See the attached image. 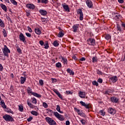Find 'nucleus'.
<instances>
[{"label":"nucleus","instance_id":"obj_1","mask_svg":"<svg viewBox=\"0 0 125 125\" xmlns=\"http://www.w3.org/2000/svg\"><path fill=\"white\" fill-rule=\"evenodd\" d=\"M45 120L46 123H47L48 124V125H57L56 122H55V121L53 120V119H52V118H51L46 117L45 118Z\"/></svg>","mask_w":125,"mask_h":125},{"label":"nucleus","instance_id":"obj_35","mask_svg":"<svg viewBox=\"0 0 125 125\" xmlns=\"http://www.w3.org/2000/svg\"><path fill=\"white\" fill-rule=\"evenodd\" d=\"M63 36H64V33H63L62 31H60L58 35V37H59V38H62Z\"/></svg>","mask_w":125,"mask_h":125},{"label":"nucleus","instance_id":"obj_59","mask_svg":"<svg viewBox=\"0 0 125 125\" xmlns=\"http://www.w3.org/2000/svg\"><path fill=\"white\" fill-rule=\"evenodd\" d=\"M25 35L26 36H27L28 38H31V34L29 33H25Z\"/></svg>","mask_w":125,"mask_h":125},{"label":"nucleus","instance_id":"obj_29","mask_svg":"<svg viewBox=\"0 0 125 125\" xmlns=\"http://www.w3.org/2000/svg\"><path fill=\"white\" fill-rule=\"evenodd\" d=\"M44 48L45 49H48V47H49V46L48 45V42L46 41L44 44Z\"/></svg>","mask_w":125,"mask_h":125},{"label":"nucleus","instance_id":"obj_17","mask_svg":"<svg viewBox=\"0 0 125 125\" xmlns=\"http://www.w3.org/2000/svg\"><path fill=\"white\" fill-rule=\"evenodd\" d=\"M40 13L41 14V15H42L43 16H45L47 14V12L46 11L41 9L39 11Z\"/></svg>","mask_w":125,"mask_h":125},{"label":"nucleus","instance_id":"obj_64","mask_svg":"<svg viewBox=\"0 0 125 125\" xmlns=\"http://www.w3.org/2000/svg\"><path fill=\"white\" fill-rule=\"evenodd\" d=\"M73 59H74V60H77L78 59L77 58V57L76 56V55H74L72 57Z\"/></svg>","mask_w":125,"mask_h":125},{"label":"nucleus","instance_id":"obj_10","mask_svg":"<svg viewBox=\"0 0 125 125\" xmlns=\"http://www.w3.org/2000/svg\"><path fill=\"white\" fill-rule=\"evenodd\" d=\"M19 39L22 42H26V40L25 39V36L22 34L20 33L19 35Z\"/></svg>","mask_w":125,"mask_h":125},{"label":"nucleus","instance_id":"obj_13","mask_svg":"<svg viewBox=\"0 0 125 125\" xmlns=\"http://www.w3.org/2000/svg\"><path fill=\"white\" fill-rule=\"evenodd\" d=\"M121 17H122V16L121 15V14H120L119 13H116L115 14L114 19L116 21H119V20H120V19L121 18Z\"/></svg>","mask_w":125,"mask_h":125},{"label":"nucleus","instance_id":"obj_30","mask_svg":"<svg viewBox=\"0 0 125 125\" xmlns=\"http://www.w3.org/2000/svg\"><path fill=\"white\" fill-rule=\"evenodd\" d=\"M32 95H33L34 96H35V97H38V98H41V97H42V95L35 92H33Z\"/></svg>","mask_w":125,"mask_h":125},{"label":"nucleus","instance_id":"obj_31","mask_svg":"<svg viewBox=\"0 0 125 125\" xmlns=\"http://www.w3.org/2000/svg\"><path fill=\"white\" fill-rule=\"evenodd\" d=\"M31 114H32V115H33V116H38L39 115V113H38V112L34 110H32L31 112Z\"/></svg>","mask_w":125,"mask_h":125},{"label":"nucleus","instance_id":"obj_32","mask_svg":"<svg viewBox=\"0 0 125 125\" xmlns=\"http://www.w3.org/2000/svg\"><path fill=\"white\" fill-rule=\"evenodd\" d=\"M2 33L3 37L4 38H6V37H7V33H6V31L5 30V29H3Z\"/></svg>","mask_w":125,"mask_h":125},{"label":"nucleus","instance_id":"obj_39","mask_svg":"<svg viewBox=\"0 0 125 125\" xmlns=\"http://www.w3.org/2000/svg\"><path fill=\"white\" fill-rule=\"evenodd\" d=\"M99 113L100 114V115H101L102 116H105V111H104V110H102L99 112Z\"/></svg>","mask_w":125,"mask_h":125},{"label":"nucleus","instance_id":"obj_48","mask_svg":"<svg viewBox=\"0 0 125 125\" xmlns=\"http://www.w3.org/2000/svg\"><path fill=\"white\" fill-rule=\"evenodd\" d=\"M41 2H42V3H45L46 4V3H47V2H48V0H41Z\"/></svg>","mask_w":125,"mask_h":125},{"label":"nucleus","instance_id":"obj_11","mask_svg":"<svg viewBox=\"0 0 125 125\" xmlns=\"http://www.w3.org/2000/svg\"><path fill=\"white\" fill-rule=\"evenodd\" d=\"M79 26H80V24H74L72 26V29L73 30L74 33H77L78 31V29H79Z\"/></svg>","mask_w":125,"mask_h":125},{"label":"nucleus","instance_id":"obj_37","mask_svg":"<svg viewBox=\"0 0 125 125\" xmlns=\"http://www.w3.org/2000/svg\"><path fill=\"white\" fill-rule=\"evenodd\" d=\"M105 39L107 40H111V35L110 34H106L105 35Z\"/></svg>","mask_w":125,"mask_h":125},{"label":"nucleus","instance_id":"obj_23","mask_svg":"<svg viewBox=\"0 0 125 125\" xmlns=\"http://www.w3.org/2000/svg\"><path fill=\"white\" fill-rule=\"evenodd\" d=\"M0 6H1L2 9H3V10H4V11H5V12H6V11H7V8H6V6H5V5L1 3V4H0Z\"/></svg>","mask_w":125,"mask_h":125},{"label":"nucleus","instance_id":"obj_3","mask_svg":"<svg viewBox=\"0 0 125 125\" xmlns=\"http://www.w3.org/2000/svg\"><path fill=\"white\" fill-rule=\"evenodd\" d=\"M3 53L4 56L8 57V53H10V50L8 49L6 45H4V48L2 49Z\"/></svg>","mask_w":125,"mask_h":125},{"label":"nucleus","instance_id":"obj_16","mask_svg":"<svg viewBox=\"0 0 125 125\" xmlns=\"http://www.w3.org/2000/svg\"><path fill=\"white\" fill-rule=\"evenodd\" d=\"M62 7L64 8V9L65 10V11H67V12H70V8H69V6L68 5H62Z\"/></svg>","mask_w":125,"mask_h":125},{"label":"nucleus","instance_id":"obj_56","mask_svg":"<svg viewBox=\"0 0 125 125\" xmlns=\"http://www.w3.org/2000/svg\"><path fill=\"white\" fill-rule=\"evenodd\" d=\"M39 43L41 44V45H42V46L44 44V42H43V41H40L39 42Z\"/></svg>","mask_w":125,"mask_h":125},{"label":"nucleus","instance_id":"obj_57","mask_svg":"<svg viewBox=\"0 0 125 125\" xmlns=\"http://www.w3.org/2000/svg\"><path fill=\"white\" fill-rule=\"evenodd\" d=\"M3 70V66H2V65L0 63V71L1 72Z\"/></svg>","mask_w":125,"mask_h":125},{"label":"nucleus","instance_id":"obj_9","mask_svg":"<svg viewBox=\"0 0 125 125\" xmlns=\"http://www.w3.org/2000/svg\"><path fill=\"white\" fill-rule=\"evenodd\" d=\"M107 111H108V112L109 113V114H111V115H114L116 114V110H115V109L113 108L109 107L107 109Z\"/></svg>","mask_w":125,"mask_h":125},{"label":"nucleus","instance_id":"obj_4","mask_svg":"<svg viewBox=\"0 0 125 125\" xmlns=\"http://www.w3.org/2000/svg\"><path fill=\"white\" fill-rule=\"evenodd\" d=\"M3 118L6 122H14V119L12 118V117L10 116L9 115H5L3 116Z\"/></svg>","mask_w":125,"mask_h":125},{"label":"nucleus","instance_id":"obj_21","mask_svg":"<svg viewBox=\"0 0 125 125\" xmlns=\"http://www.w3.org/2000/svg\"><path fill=\"white\" fill-rule=\"evenodd\" d=\"M20 82L21 84L25 83V82H26V77H21Z\"/></svg>","mask_w":125,"mask_h":125},{"label":"nucleus","instance_id":"obj_61","mask_svg":"<svg viewBox=\"0 0 125 125\" xmlns=\"http://www.w3.org/2000/svg\"><path fill=\"white\" fill-rule=\"evenodd\" d=\"M74 110H75V112H77V113H78V112H80V109H79L76 107L74 108Z\"/></svg>","mask_w":125,"mask_h":125},{"label":"nucleus","instance_id":"obj_33","mask_svg":"<svg viewBox=\"0 0 125 125\" xmlns=\"http://www.w3.org/2000/svg\"><path fill=\"white\" fill-rule=\"evenodd\" d=\"M19 110L20 112H23L24 111V108L21 105H19Z\"/></svg>","mask_w":125,"mask_h":125},{"label":"nucleus","instance_id":"obj_63","mask_svg":"<svg viewBox=\"0 0 125 125\" xmlns=\"http://www.w3.org/2000/svg\"><path fill=\"white\" fill-rule=\"evenodd\" d=\"M80 61H85V58H82L80 59Z\"/></svg>","mask_w":125,"mask_h":125},{"label":"nucleus","instance_id":"obj_54","mask_svg":"<svg viewBox=\"0 0 125 125\" xmlns=\"http://www.w3.org/2000/svg\"><path fill=\"white\" fill-rule=\"evenodd\" d=\"M32 120H33V117L32 116L29 117V118H28L27 119V122H31V121H32Z\"/></svg>","mask_w":125,"mask_h":125},{"label":"nucleus","instance_id":"obj_46","mask_svg":"<svg viewBox=\"0 0 125 125\" xmlns=\"http://www.w3.org/2000/svg\"><path fill=\"white\" fill-rule=\"evenodd\" d=\"M105 94H110L111 93V89H108L107 90L105 91Z\"/></svg>","mask_w":125,"mask_h":125},{"label":"nucleus","instance_id":"obj_14","mask_svg":"<svg viewBox=\"0 0 125 125\" xmlns=\"http://www.w3.org/2000/svg\"><path fill=\"white\" fill-rule=\"evenodd\" d=\"M26 7L29 9H35V5L28 3L26 4Z\"/></svg>","mask_w":125,"mask_h":125},{"label":"nucleus","instance_id":"obj_55","mask_svg":"<svg viewBox=\"0 0 125 125\" xmlns=\"http://www.w3.org/2000/svg\"><path fill=\"white\" fill-rule=\"evenodd\" d=\"M27 30L30 33H32V29L31 28V27H30V26H27Z\"/></svg>","mask_w":125,"mask_h":125},{"label":"nucleus","instance_id":"obj_43","mask_svg":"<svg viewBox=\"0 0 125 125\" xmlns=\"http://www.w3.org/2000/svg\"><path fill=\"white\" fill-rule=\"evenodd\" d=\"M97 74H98V75H103V73L102 72H101L100 70H99V69H98L96 71Z\"/></svg>","mask_w":125,"mask_h":125},{"label":"nucleus","instance_id":"obj_20","mask_svg":"<svg viewBox=\"0 0 125 125\" xmlns=\"http://www.w3.org/2000/svg\"><path fill=\"white\" fill-rule=\"evenodd\" d=\"M110 80L111 82H112V83H116V82L118 81V78L117 77V76H114L110 78Z\"/></svg>","mask_w":125,"mask_h":125},{"label":"nucleus","instance_id":"obj_19","mask_svg":"<svg viewBox=\"0 0 125 125\" xmlns=\"http://www.w3.org/2000/svg\"><path fill=\"white\" fill-rule=\"evenodd\" d=\"M27 105L29 106V107L31 108V109H34V108H35V105L32 104V103L30 102L29 100H27Z\"/></svg>","mask_w":125,"mask_h":125},{"label":"nucleus","instance_id":"obj_60","mask_svg":"<svg viewBox=\"0 0 125 125\" xmlns=\"http://www.w3.org/2000/svg\"><path fill=\"white\" fill-rule=\"evenodd\" d=\"M66 93H67V94H73V92L70 91H66Z\"/></svg>","mask_w":125,"mask_h":125},{"label":"nucleus","instance_id":"obj_41","mask_svg":"<svg viewBox=\"0 0 125 125\" xmlns=\"http://www.w3.org/2000/svg\"><path fill=\"white\" fill-rule=\"evenodd\" d=\"M42 106L44 107V108H47L48 107V104H47L46 103L43 102L42 103Z\"/></svg>","mask_w":125,"mask_h":125},{"label":"nucleus","instance_id":"obj_26","mask_svg":"<svg viewBox=\"0 0 125 125\" xmlns=\"http://www.w3.org/2000/svg\"><path fill=\"white\" fill-rule=\"evenodd\" d=\"M56 110L59 113H60L61 114H63V111H61L60 106L59 105H57Z\"/></svg>","mask_w":125,"mask_h":125},{"label":"nucleus","instance_id":"obj_45","mask_svg":"<svg viewBox=\"0 0 125 125\" xmlns=\"http://www.w3.org/2000/svg\"><path fill=\"white\" fill-rule=\"evenodd\" d=\"M56 67H58V68H60L62 65H61V63L58 62L56 64Z\"/></svg>","mask_w":125,"mask_h":125},{"label":"nucleus","instance_id":"obj_51","mask_svg":"<svg viewBox=\"0 0 125 125\" xmlns=\"http://www.w3.org/2000/svg\"><path fill=\"white\" fill-rule=\"evenodd\" d=\"M39 83L40 85H43V81H42V80H39Z\"/></svg>","mask_w":125,"mask_h":125},{"label":"nucleus","instance_id":"obj_52","mask_svg":"<svg viewBox=\"0 0 125 125\" xmlns=\"http://www.w3.org/2000/svg\"><path fill=\"white\" fill-rule=\"evenodd\" d=\"M81 123L82 124V125H85V121L83 119H82L80 120Z\"/></svg>","mask_w":125,"mask_h":125},{"label":"nucleus","instance_id":"obj_58","mask_svg":"<svg viewBox=\"0 0 125 125\" xmlns=\"http://www.w3.org/2000/svg\"><path fill=\"white\" fill-rule=\"evenodd\" d=\"M98 83H102L103 82V80H102V79L100 78L98 80Z\"/></svg>","mask_w":125,"mask_h":125},{"label":"nucleus","instance_id":"obj_27","mask_svg":"<svg viewBox=\"0 0 125 125\" xmlns=\"http://www.w3.org/2000/svg\"><path fill=\"white\" fill-rule=\"evenodd\" d=\"M62 62L63 63V64H67L68 62V61L67 60L66 58H65L63 57H62Z\"/></svg>","mask_w":125,"mask_h":125},{"label":"nucleus","instance_id":"obj_40","mask_svg":"<svg viewBox=\"0 0 125 125\" xmlns=\"http://www.w3.org/2000/svg\"><path fill=\"white\" fill-rule=\"evenodd\" d=\"M32 103H33V104H37V99L35 98H32Z\"/></svg>","mask_w":125,"mask_h":125},{"label":"nucleus","instance_id":"obj_8","mask_svg":"<svg viewBox=\"0 0 125 125\" xmlns=\"http://www.w3.org/2000/svg\"><path fill=\"white\" fill-rule=\"evenodd\" d=\"M88 44H90V45H95V40L93 39H89L88 40Z\"/></svg>","mask_w":125,"mask_h":125},{"label":"nucleus","instance_id":"obj_28","mask_svg":"<svg viewBox=\"0 0 125 125\" xmlns=\"http://www.w3.org/2000/svg\"><path fill=\"white\" fill-rule=\"evenodd\" d=\"M67 73H68L70 75H71L72 76H74V71H72V70H71L69 68H68L67 69Z\"/></svg>","mask_w":125,"mask_h":125},{"label":"nucleus","instance_id":"obj_7","mask_svg":"<svg viewBox=\"0 0 125 125\" xmlns=\"http://www.w3.org/2000/svg\"><path fill=\"white\" fill-rule=\"evenodd\" d=\"M86 3L89 8H92V7H93V4L92 3V1H91V0H87L86 1Z\"/></svg>","mask_w":125,"mask_h":125},{"label":"nucleus","instance_id":"obj_62","mask_svg":"<svg viewBox=\"0 0 125 125\" xmlns=\"http://www.w3.org/2000/svg\"><path fill=\"white\" fill-rule=\"evenodd\" d=\"M65 125H70V121L69 120H67L65 122Z\"/></svg>","mask_w":125,"mask_h":125},{"label":"nucleus","instance_id":"obj_34","mask_svg":"<svg viewBox=\"0 0 125 125\" xmlns=\"http://www.w3.org/2000/svg\"><path fill=\"white\" fill-rule=\"evenodd\" d=\"M5 111H6V112H7V113H10L11 114H13V111H12L11 109H10L9 108L6 107Z\"/></svg>","mask_w":125,"mask_h":125},{"label":"nucleus","instance_id":"obj_2","mask_svg":"<svg viewBox=\"0 0 125 125\" xmlns=\"http://www.w3.org/2000/svg\"><path fill=\"white\" fill-rule=\"evenodd\" d=\"M54 115L55 117L57 118V119L59 120V121H63L64 120H65V117H64V116L59 114L57 112H54Z\"/></svg>","mask_w":125,"mask_h":125},{"label":"nucleus","instance_id":"obj_6","mask_svg":"<svg viewBox=\"0 0 125 125\" xmlns=\"http://www.w3.org/2000/svg\"><path fill=\"white\" fill-rule=\"evenodd\" d=\"M80 103V104H81L82 106H83L84 107H85L86 109H90V108H91V104H85L84 102L83 101H81Z\"/></svg>","mask_w":125,"mask_h":125},{"label":"nucleus","instance_id":"obj_5","mask_svg":"<svg viewBox=\"0 0 125 125\" xmlns=\"http://www.w3.org/2000/svg\"><path fill=\"white\" fill-rule=\"evenodd\" d=\"M77 12V14H79L80 15V20L83 21V13L82 9H78Z\"/></svg>","mask_w":125,"mask_h":125},{"label":"nucleus","instance_id":"obj_50","mask_svg":"<svg viewBox=\"0 0 125 125\" xmlns=\"http://www.w3.org/2000/svg\"><path fill=\"white\" fill-rule=\"evenodd\" d=\"M17 51L20 54H21L22 53V50H21V49L20 48L18 47L17 48Z\"/></svg>","mask_w":125,"mask_h":125},{"label":"nucleus","instance_id":"obj_44","mask_svg":"<svg viewBox=\"0 0 125 125\" xmlns=\"http://www.w3.org/2000/svg\"><path fill=\"white\" fill-rule=\"evenodd\" d=\"M92 62H97V57H94L92 58Z\"/></svg>","mask_w":125,"mask_h":125},{"label":"nucleus","instance_id":"obj_53","mask_svg":"<svg viewBox=\"0 0 125 125\" xmlns=\"http://www.w3.org/2000/svg\"><path fill=\"white\" fill-rule=\"evenodd\" d=\"M121 26H122L123 29H125V23L124 22H122Z\"/></svg>","mask_w":125,"mask_h":125},{"label":"nucleus","instance_id":"obj_22","mask_svg":"<svg viewBox=\"0 0 125 125\" xmlns=\"http://www.w3.org/2000/svg\"><path fill=\"white\" fill-rule=\"evenodd\" d=\"M35 32L37 35H41L42 34V31L39 28H36L35 29Z\"/></svg>","mask_w":125,"mask_h":125},{"label":"nucleus","instance_id":"obj_18","mask_svg":"<svg viewBox=\"0 0 125 125\" xmlns=\"http://www.w3.org/2000/svg\"><path fill=\"white\" fill-rule=\"evenodd\" d=\"M111 101L114 103H118V102L119 101V99L115 97H112L111 98Z\"/></svg>","mask_w":125,"mask_h":125},{"label":"nucleus","instance_id":"obj_24","mask_svg":"<svg viewBox=\"0 0 125 125\" xmlns=\"http://www.w3.org/2000/svg\"><path fill=\"white\" fill-rule=\"evenodd\" d=\"M0 105L3 108V109H6V105H5V104L4 103V102L3 101H0Z\"/></svg>","mask_w":125,"mask_h":125},{"label":"nucleus","instance_id":"obj_49","mask_svg":"<svg viewBox=\"0 0 125 125\" xmlns=\"http://www.w3.org/2000/svg\"><path fill=\"white\" fill-rule=\"evenodd\" d=\"M27 93H31V94L33 95L34 92L32 91V89H28L27 90Z\"/></svg>","mask_w":125,"mask_h":125},{"label":"nucleus","instance_id":"obj_15","mask_svg":"<svg viewBox=\"0 0 125 125\" xmlns=\"http://www.w3.org/2000/svg\"><path fill=\"white\" fill-rule=\"evenodd\" d=\"M79 95L81 98H85V92L80 91L79 93Z\"/></svg>","mask_w":125,"mask_h":125},{"label":"nucleus","instance_id":"obj_25","mask_svg":"<svg viewBox=\"0 0 125 125\" xmlns=\"http://www.w3.org/2000/svg\"><path fill=\"white\" fill-rule=\"evenodd\" d=\"M116 28H117V30L119 31V32H120V33H121L122 27H121V25H120V24H117Z\"/></svg>","mask_w":125,"mask_h":125},{"label":"nucleus","instance_id":"obj_12","mask_svg":"<svg viewBox=\"0 0 125 125\" xmlns=\"http://www.w3.org/2000/svg\"><path fill=\"white\" fill-rule=\"evenodd\" d=\"M54 92H55V93H56V94H57V95H58V96L59 97V98H61V99H63V97H62V95H61V94H60V93L57 91V89H54L53 90Z\"/></svg>","mask_w":125,"mask_h":125},{"label":"nucleus","instance_id":"obj_42","mask_svg":"<svg viewBox=\"0 0 125 125\" xmlns=\"http://www.w3.org/2000/svg\"><path fill=\"white\" fill-rule=\"evenodd\" d=\"M11 3H13L14 5H17V2L15 0H11Z\"/></svg>","mask_w":125,"mask_h":125},{"label":"nucleus","instance_id":"obj_38","mask_svg":"<svg viewBox=\"0 0 125 125\" xmlns=\"http://www.w3.org/2000/svg\"><path fill=\"white\" fill-rule=\"evenodd\" d=\"M78 115H80V116H81L82 117H83V116H84V113H83V111H81V110H80V112H77Z\"/></svg>","mask_w":125,"mask_h":125},{"label":"nucleus","instance_id":"obj_47","mask_svg":"<svg viewBox=\"0 0 125 125\" xmlns=\"http://www.w3.org/2000/svg\"><path fill=\"white\" fill-rule=\"evenodd\" d=\"M92 83L94 85H96V86H98L99 85L98 83H97L96 81H93Z\"/></svg>","mask_w":125,"mask_h":125},{"label":"nucleus","instance_id":"obj_36","mask_svg":"<svg viewBox=\"0 0 125 125\" xmlns=\"http://www.w3.org/2000/svg\"><path fill=\"white\" fill-rule=\"evenodd\" d=\"M53 44L55 46H58V45H59V43H58L57 41H55L53 42Z\"/></svg>","mask_w":125,"mask_h":125}]
</instances>
